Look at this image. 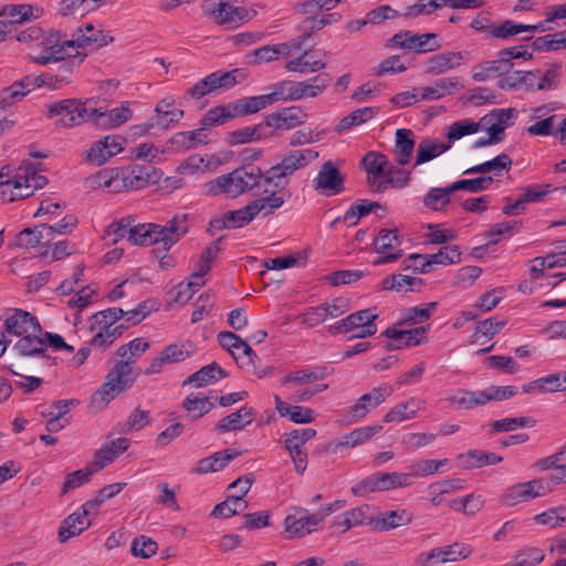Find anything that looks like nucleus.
<instances>
[{"label": "nucleus", "instance_id": "f257e3e1", "mask_svg": "<svg viewBox=\"0 0 566 566\" xmlns=\"http://www.w3.org/2000/svg\"><path fill=\"white\" fill-rule=\"evenodd\" d=\"M317 157L316 150L306 148L287 151L276 165L265 172L255 165H244L209 181L206 185L207 192L211 196L227 195L237 198L258 187L262 180L275 190H284L292 176L297 170L307 167Z\"/></svg>", "mask_w": 566, "mask_h": 566}, {"label": "nucleus", "instance_id": "f03ea898", "mask_svg": "<svg viewBox=\"0 0 566 566\" xmlns=\"http://www.w3.org/2000/svg\"><path fill=\"white\" fill-rule=\"evenodd\" d=\"M46 184L48 178L36 172L31 164H22L14 169L4 166L0 170V198L9 202L24 199Z\"/></svg>", "mask_w": 566, "mask_h": 566}, {"label": "nucleus", "instance_id": "7ed1b4c3", "mask_svg": "<svg viewBox=\"0 0 566 566\" xmlns=\"http://www.w3.org/2000/svg\"><path fill=\"white\" fill-rule=\"evenodd\" d=\"M188 226L185 217H174L164 226L157 223H133L128 241L134 245L164 244V250H170L186 233Z\"/></svg>", "mask_w": 566, "mask_h": 566}, {"label": "nucleus", "instance_id": "20e7f679", "mask_svg": "<svg viewBox=\"0 0 566 566\" xmlns=\"http://www.w3.org/2000/svg\"><path fill=\"white\" fill-rule=\"evenodd\" d=\"M361 165L368 174V184L374 192H384L388 185L403 188L409 182V172L389 166L387 157L380 153H367Z\"/></svg>", "mask_w": 566, "mask_h": 566}, {"label": "nucleus", "instance_id": "39448f33", "mask_svg": "<svg viewBox=\"0 0 566 566\" xmlns=\"http://www.w3.org/2000/svg\"><path fill=\"white\" fill-rule=\"evenodd\" d=\"M139 374L127 360H118L107 373L104 384L93 395V402L105 407L120 392L129 389Z\"/></svg>", "mask_w": 566, "mask_h": 566}, {"label": "nucleus", "instance_id": "423d86ee", "mask_svg": "<svg viewBox=\"0 0 566 566\" xmlns=\"http://www.w3.org/2000/svg\"><path fill=\"white\" fill-rule=\"evenodd\" d=\"M73 42L66 39L60 31L50 29L43 31L33 50L34 54H30L31 61L38 65H49L57 63L65 56H70Z\"/></svg>", "mask_w": 566, "mask_h": 566}, {"label": "nucleus", "instance_id": "0eeeda50", "mask_svg": "<svg viewBox=\"0 0 566 566\" xmlns=\"http://www.w3.org/2000/svg\"><path fill=\"white\" fill-rule=\"evenodd\" d=\"M377 317L378 314L369 308L360 310L329 325L327 331L331 335L349 334V340L366 338L376 334Z\"/></svg>", "mask_w": 566, "mask_h": 566}, {"label": "nucleus", "instance_id": "6e6552de", "mask_svg": "<svg viewBox=\"0 0 566 566\" xmlns=\"http://www.w3.org/2000/svg\"><path fill=\"white\" fill-rule=\"evenodd\" d=\"M46 109L49 117H60V123L65 127L92 120L96 114V108L90 101L81 103L76 99H62L48 104Z\"/></svg>", "mask_w": 566, "mask_h": 566}, {"label": "nucleus", "instance_id": "1a4fd4ad", "mask_svg": "<svg viewBox=\"0 0 566 566\" xmlns=\"http://www.w3.org/2000/svg\"><path fill=\"white\" fill-rule=\"evenodd\" d=\"M548 492H551L549 482L545 478H538L509 486L501 495L500 501L504 505L514 506L544 496Z\"/></svg>", "mask_w": 566, "mask_h": 566}, {"label": "nucleus", "instance_id": "9d476101", "mask_svg": "<svg viewBox=\"0 0 566 566\" xmlns=\"http://www.w3.org/2000/svg\"><path fill=\"white\" fill-rule=\"evenodd\" d=\"M238 72L239 70L213 72L189 87L184 97L185 99H199L218 88H230L237 84L235 74Z\"/></svg>", "mask_w": 566, "mask_h": 566}, {"label": "nucleus", "instance_id": "9b49d317", "mask_svg": "<svg viewBox=\"0 0 566 566\" xmlns=\"http://www.w3.org/2000/svg\"><path fill=\"white\" fill-rule=\"evenodd\" d=\"M402 238L398 234L397 229H381L373 241L375 252L380 254L373 261L374 265L392 263L403 255L400 249Z\"/></svg>", "mask_w": 566, "mask_h": 566}, {"label": "nucleus", "instance_id": "f8f14e48", "mask_svg": "<svg viewBox=\"0 0 566 566\" xmlns=\"http://www.w3.org/2000/svg\"><path fill=\"white\" fill-rule=\"evenodd\" d=\"M471 553L472 549L470 548L469 545L455 542L451 545L436 547L430 549L429 552L419 554L416 557V565L433 566L439 563L462 560L469 557Z\"/></svg>", "mask_w": 566, "mask_h": 566}, {"label": "nucleus", "instance_id": "ddd939ff", "mask_svg": "<svg viewBox=\"0 0 566 566\" xmlns=\"http://www.w3.org/2000/svg\"><path fill=\"white\" fill-rule=\"evenodd\" d=\"M316 436L312 428L295 429L284 436V446L290 452L295 471L303 474L307 468V454L304 451L305 443Z\"/></svg>", "mask_w": 566, "mask_h": 566}, {"label": "nucleus", "instance_id": "4468645a", "mask_svg": "<svg viewBox=\"0 0 566 566\" xmlns=\"http://www.w3.org/2000/svg\"><path fill=\"white\" fill-rule=\"evenodd\" d=\"M70 56L63 57L56 64L55 74H45L42 76V83L51 85L54 88H61L63 85L71 83L72 74L75 69L80 67L87 56V52L72 50L69 52Z\"/></svg>", "mask_w": 566, "mask_h": 566}, {"label": "nucleus", "instance_id": "2eb2a0df", "mask_svg": "<svg viewBox=\"0 0 566 566\" xmlns=\"http://www.w3.org/2000/svg\"><path fill=\"white\" fill-rule=\"evenodd\" d=\"M126 139L120 135H108L94 142L85 155V160L95 166H102L124 149Z\"/></svg>", "mask_w": 566, "mask_h": 566}, {"label": "nucleus", "instance_id": "dca6fc26", "mask_svg": "<svg viewBox=\"0 0 566 566\" xmlns=\"http://www.w3.org/2000/svg\"><path fill=\"white\" fill-rule=\"evenodd\" d=\"M293 514H289L284 520V527L292 537H304L322 524L321 515L317 513L308 514L302 506H295Z\"/></svg>", "mask_w": 566, "mask_h": 566}, {"label": "nucleus", "instance_id": "f3484780", "mask_svg": "<svg viewBox=\"0 0 566 566\" xmlns=\"http://www.w3.org/2000/svg\"><path fill=\"white\" fill-rule=\"evenodd\" d=\"M307 114L300 106L284 107L269 114L263 125L275 130H290L306 122Z\"/></svg>", "mask_w": 566, "mask_h": 566}, {"label": "nucleus", "instance_id": "a211bd4d", "mask_svg": "<svg viewBox=\"0 0 566 566\" xmlns=\"http://www.w3.org/2000/svg\"><path fill=\"white\" fill-rule=\"evenodd\" d=\"M3 327L7 333L20 338L25 334L42 332L38 318L33 314L20 308L12 310V314L4 319Z\"/></svg>", "mask_w": 566, "mask_h": 566}, {"label": "nucleus", "instance_id": "6ab92c4d", "mask_svg": "<svg viewBox=\"0 0 566 566\" xmlns=\"http://www.w3.org/2000/svg\"><path fill=\"white\" fill-rule=\"evenodd\" d=\"M313 182L314 188L325 196L337 195L344 190V178L332 161L322 165Z\"/></svg>", "mask_w": 566, "mask_h": 566}, {"label": "nucleus", "instance_id": "aec40b11", "mask_svg": "<svg viewBox=\"0 0 566 566\" xmlns=\"http://www.w3.org/2000/svg\"><path fill=\"white\" fill-rule=\"evenodd\" d=\"M392 394V388L387 384H381L371 389V391L358 398L356 403L350 407V416L355 419L364 418L370 410L381 405Z\"/></svg>", "mask_w": 566, "mask_h": 566}, {"label": "nucleus", "instance_id": "412c9836", "mask_svg": "<svg viewBox=\"0 0 566 566\" xmlns=\"http://www.w3.org/2000/svg\"><path fill=\"white\" fill-rule=\"evenodd\" d=\"M427 329L428 328L423 326L403 331L388 327L381 334L390 339V342L385 345V348L387 350H395L402 347L417 346L422 342V337Z\"/></svg>", "mask_w": 566, "mask_h": 566}, {"label": "nucleus", "instance_id": "4be33fe9", "mask_svg": "<svg viewBox=\"0 0 566 566\" xmlns=\"http://www.w3.org/2000/svg\"><path fill=\"white\" fill-rule=\"evenodd\" d=\"M73 42L72 50L84 51L88 53V48L94 45L95 48H102L113 42V38L103 33L101 29H97L92 23H86L84 27H80L77 30V36L70 39Z\"/></svg>", "mask_w": 566, "mask_h": 566}, {"label": "nucleus", "instance_id": "5701e85b", "mask_svg": "<svg viewBox=\"0 0 566 566\" xmlns=\"http://www.w3.org/2000/svg\"><path fill=\"white\" fill-rule=\"evenodd\" d=\"M468 61L463 52L447 51L430 56L426 62V72L439 75L459 67Z\"/></svg>", "mask_w": 566, "mask_h": 566}, {"label": "nucleus", "instance_id": "b1692460", "mask_svg": "<svg viewBox=\"0 0 566 566\" xmlns=\"http://www.w3.org/2000/svg\"><path fill=\"white\" fill-rule=\"evenodd\" d=\"M211 15L216 19L217 23L234 28L247 19L248 11L244 8L235 7L226 0H220L211 9Z\"/></svg>", "mask_w": 566, "mask_h": 566}, {"label": "nucleus", "instance_id": "393cba45", "mask_svg": "<svg viewBox=\"0 0 566 566\" xmlns=\"http://www.w3.org/2000/svg\"><path fill=\"white\" fill-rule=\"evenodd\" d=\"M239 454L240 452L230 449L214 452L213 454L197 461L196 465L192 468V473L207 474L218 472L224 469Z\"/></svg>", "mask_w": 566, "mask_h": 566}, {"label": "nucleus", "instance_id": "a878e982", "mask_svg": "<svg viewBox=\"0 0 566 566\" xmlns=\"http://www.w3.org/2000/svg\"><path fill=\"white\" fill-rule=\"evenodd\" d=\"M389 472L373 473L355 483L350 491L354 495L365 497L370 493L389 491Z\"/></svg>", "mask_w": 566, "mask_h": 566}, {"label": "nucleus", "instance_id": "bb28decb", "mask_svg": "<svg viewBox=\"0 0 566 566\" xmlns=\"http://www.w3.org/2000/svg\"><path fill=\"white\" fill-rule=\"evenodd\" d=\"M129 447L127 438H117L105 443L94 457L93 465L97 471L111 464L116 458L124 453Z\"/></svg>", "mask_w": 566, "mask_h": 566}, {"label": "nucleus", "instance_id": "cd10ccee", "mask_svg": "<svg viewBox=\"0 0 566 566\" xmlns=\"http://www.w3.org/2000/svg\"><path fill=\"white\" fill-rule=\"evenodd\" d=\"M461 261V252L458 245H444L437 253L426 254V261L418 268L415 264V270L421 273L431 271L433 264L450 265Z\"/></svg>", "mask_w": 566, "mask_h": 566}, {"label": "nucleus", "instance_id": "c85d7f7f", "mask_svg": "<svg viewBox=\"0 0 566 566\" xmlns=\"http://www.w3.org/2000/svg\"><path fill=\"white\" fill-rule=\"evenodd\" d=\"M91 518L84 516L83 512H78L77 510L65 517L60 527H59V541L61 543H65L71 537L80 535L82 532L87 530L91 526Z\"/></svg>", "mask_w": 566, "mask_h": 566}, {"label": "nucleus", "instance_id": "c756f323", "mask_svg": "<svg viewBox=\"0 0 566 566\" xmlns=\"http://www.w3.org/2000/svg\"><path fill=\"white\" fill-rule=\"evenodd\" d=\"M208 142L207 127L202 125L198 129L178 132L170 139L171 146L178 151H186L198 145H206Z\"/></svg>", "mask_w": 566, "mask_h": 566}, {"label": "nucleus", "instance_id": "7c9ffc66", "mask_svg": "<svg viewBox=\"0 0 566 566\" xmlns=\"http://www.w3.org/2000/svg\"><path fill=\"white\" fill-rule=\"evenodd\" d=\"M514 64H507L503 56L497 54L496 60L485 61L473 67L472 78L483 82L492 76H503L511 72Z\"/></svg>", "mask_w": 566, "mask_h": 566}, {"label": "nucleus", "instance_id": "2f4dec72", "mask_svg": "<svg viewBox=\"0 0 566 566\" xmlns=\"http://www.w3.org/2000/svg\"><path fill=\"white\" fill-rule=\"evenodd\" d=\"M13 349L20 356H40L44 357L46 353V342L41 333H30L21 337L13 346Z\"/></svg>", "mask_w": 566, "mask_h": 566}, {"label": "nucleus", "instance_id": "473e14b6", "mask_svg": "<svg viewBox=\"0 0 566 566\" xmlns=\"http://www.w3.org/2000/svg\"><path fill=\"white\" fill-rule=\"evenodd\" d=\"M175 101L171 97L160 99L155 107L157 114L156 124L161 129H168L171 124L179 123L185 113L182 109L175 108Z\"/></svg>", "mask_w": 566, "mask_h": 566}, {"label": "nucleus", "instance_id": "72a5a7b5", "mask_svg": "<svg viewBox=\"0 0 566 566\" xmlns=\"http://www.w3.org/2000/svg\"><path fill=\"white\" fill-rule=\"evenodd\" d=\"M274 401L279 415L294 423H311L315 420L314 411L308 407L289 405L277 395L274 396Z\"/></svg>", "mask_w": 566, "mask_h": 566}, {"label": "nucleus", "instance_id": "f704fd0d", "mask_svg": "<svg viewBox=\"0 0 566 566\" xmlns=\"http://www.w3.org/2000/svg\"><path fill=\"white\" fill-rule=\"evenodd\" d=\"M395 157L400 166L410 163L415 149V134L411 129L399 128L396 130Z\"/></svg>", "mask_w": 566, "mask_h": 566}, {"label": "nucleus", "instance_id": "c9c22d12", "mask_svg": "<svg viewBox=\"0 0 566 566\" xmlns=\"http://www.w3.org/2000/svg\"><path fill=\"white\" fill-rule=\"evenodd\" d=\"M460 88H462V84L458 77H442L437 80L433 85L420 88V98L436 101Z\"/></svg>", "mask_w": 566, "mask_h": 566}, {"label": "nucleus", "instance_id": "e433bc0d", "mask_svg": "<svg viewBox=\"0 0 566 566\" xmlns=\"http://www.w3.org/2000/svg\"><path fill=\"white\" fill-rule=\"evenodd\" d=\"M448 401L458 409L471 410L488 403L486 391L459 389Z\"/></svg>", "mask_w": 566, "mask_h": 566}, {"label": "nucleus", "instance_id": "4c0bfd02", "mask_svg": "<svg viewBox=\"0 0 566 566\" xmlns=\"http://www.w3.org/2000/svg\"><path fill=\"white\" fill-rule=\"evenodd\" d=\"M253 421L252 408L243 406L235 412L222 418L216 426V430L219 433H226L229 431H238L243 429L245 426Z\"/></svg>", "mask_w": 566, "mask_h": 566}, {"label": "nucleus", "instance_id": "58836bf2", "mask_svg": "<svg viewBox=\"0 0 566 566\" xmlns=\"http://www.w3.org/2000/svg\"><path fill=\"white\" fill-rule=\"evenodd\" d=\"M332 369L326 366H316L313 368L300 369L295 371H291L285 375L282 379L281 384L283 386L293 384V385H304L308 382H313L316 380H322L331 375Z\"/></svg>", "mask_w": 566, "mask_h": 566}, {"label": "nucleus", "instance_id": "ea45409f", "mask_svg": "<svg viewBox=\"0 0 566 566\" xmlns=\"http://www.w3.org/2000/svg\"><path fill=\"white\" fill-rule=\"evenodd\" d=\"M227 376V371L218 363L213 361L190 375L185 380L184 385L196 384L197 387H203L213 384Z\"/></svg>", "mask_w": 566, "mask_h": 566}, {"label": "nucleus", "instance_id": "a19ab883", "mask_svg": "<svg viewBox=\"0 0 566 566\" xmlns=\"http://www.w3.org/2000/svg\"><path fill=\"white\" fill-rule=\"evenodd\" d=\"M40 10L38 7L31 4H7L0 10V17L7 19V24L22 23L32 18L40 17Z\"/></svg>", "mask_w": 566, "mask_h": 566}, {"label": "nucleus", "instance_id": "79ce46f5", "mask_svg": "<svg viewBox=\"0 0 566 566\" xmlns=\"http://www.w3.org/2000/svg\"><path fill=\"white\" fill-rule=\"evenodd\" d=\"M455 192L453 185L433 187L423 196V206L432 211H443L451 201V195Z\"/></svg>", "mask_w": 566, "mask_h": 566}, {"label": "nucleus", "instance_id": "37998d69", "mask_svg": "<svg viewBox=\"0 0 566 566\" xmlns=\"http://www.w3.org/2000/svg\"><path fill=\"white\" fill-rule=\"evenodd\" d=\"M45 231H50V228H46V224L25 228L17 234L15 245L19 248L30 249L39 244L49 243L50 234Z\"/></svg>", "mask_w": 566, "mask_h": 566}, {"label": "nucleus", "instance_id": "c03bdc74", "mask_svg": "<svg viewBox=\"0 0 566 566\" xmlns=\"http://www.w3.org/2000/svg\"><path fill=\"white\" fill-rule=\"evenodd\" d=\"M378 107L373 106L357 108L349 113L347 116L343 117L336 125L335 130L337 134H342L353 127L365 124L373 119L378 114Z\"/></svg>", "mask_w": 566, "mask_h": 566}, {"label": "nucleus", "instance_id": "a18cd8bd", "mask_svg": "<svg viewBox=\"0 0 566 566\" xmlns=\"http://www.w3.org/2000/svg\"><path fill=\"white\" fill-rule=\"evenodd\" d=\"M450 147V144H444L432 138H423L418 144L415 165L419 166L428 163L446 153Z\"/></svg>", "mask_w": 566, "mask_h": 566}, {"label": "nucleus", "instance_id": "49530a36", "mask_svg": "<svg viewBox=\"0 0 566 566\" xmlns=\"http://www.w3.org/2000/svg\"><path fill=\"white\" fill-rule=\"evenodd\" d=\"M313 51H305L296 59L290 60L285 64L287 72H296L306 74L308 72H317L325 69L326 63L323 60L313 59Z\"/></svg>", "mask_w": 566, "mask_h": 566}, {"label": "nucleus", "instance_id": "de8ad7c7", "mask_svg": "<svg viewBox=\"0 0 566 566\" xmlns=\"http://www.w3.org/2000/svg\"><path fill=\"white\" fill-rule=\"evenodd\" d=\"M512 166V159L506 154H500L496 157H494L491 160L484 161L482 164H479L476 166H473L471 168H468L464 170V175H471V174H486V172H493L494 176H502V171H509Z\"/></svg>", "mask_w": 566, "mask_h": 566}, {"label": "nucleus", "instance_id": "09e8293b", "mask_svg": "<svg viewBox=\"0 0 566 566\" xmlns=\"http://www.w3.org/2000/svg\"><path fill=\"white\" fill-rule=\"evenodd\" d=\"M133 115V112L126 104H122L120 107H115L107 112H101L96 109L94 120L98 125L117 127L126 123Z\"/></svg>", "mask_w": 566, "mask_h": 566}, {"label": "nucleus", "instance_id": "8fccbe9b", "mask_svg": "<svg viewBox=\"0 0 566 566\" xmlns=\"http://www.w3.org/2000/svg\"><path fill=\"white\" fill-rule=\"evenodd\" d=\"M272 105L268 94L243 97L234 102L233 111L235 115L244 116L258 113Z\"/></svg>", "mask_w": 566, "mask_h": 566}, {"label": "nucleus", "instance_id": "3c124183", "mask_svg": "<svg viewBox=\"0 0 566 566\" xmlns=\"http://www.w3.org/2000/svg\"><path fill=\"white\" fill-rule=\"evenodd\" d=\"M526 28L524 23L513 20H503L499 23H492L489 28V38L496 40H510L512 36L525 33Z\"/></svg>", "mask_w": 566, "mask_h": 566}, {"label": "nucleus", "instance_id": "603ef678", "mask_svg": "<svg viewBox=\"0 0 566 566\" xmlns=\"http://www.w3.org/2000/svg\"><path fill=\"white\" fill-rule=\"evenodd\" d=\"M331 81L332 78L328 73H319L306 81L298 82V99L316 97L331 84Z\"/></svg>", "mask_w": 566, "mask_h": 566}, {"label": "nucleus", "instance_id": "864d4df0", "mask_svg": "<svg viewBox=\"0 0 566 566\" xmlns=\"http://www.w3.org/2000/svg\"><path fill=\"white\" fill-rule=\"evenodd\" d=\"M214 407L209 397L200 394H190L182 401V408L192 419H199L207 415Z\"/></svg>", "mask_w": 566, "mask_h": 566}, {"label": "nucleus", "instance_id": "5fc2aeb1", "mask_svg": "<svg viewBox=\"0 0 566 566\" xmlns=\"http://www.w3.org/2000/svg\"><path fill=\"white\" fill-rule=\"evenodd\" d=\"M413 514L405 509L397 511H388L382 513L381 517L376 521L380 531H389L412 522Z\"/></svg>", "mask_w": 566, "mask_h": 566}, {"label": "nucleus", "instance_id": "6e6d98bb", "mask_svg": "<svg viewBox=\"0 0 566 566\" xmlns=\"http://www.w3.org/2000/svg\"><path fill=\"white\" fill-rule=\"evenodd\" d=\"M135 221L136 217L134 216L123 217L119 220L113 221L107 226L104 238L113 244L124 238H127L128 240Z\"/></svg>", "mask_w": 566, "mask_h": 566}, {"label": "nucleus", "instance_id": "4d7b16f0", "mask_svg": "<svg viewBox=\"0 0 566 566\" xmlns=\"http://www.w3.org/2000/svg\"><path fill=\"white\" fill-rule=\"evenodd\" d=\"M423 403V400L417 399L415 397L408 399L406 402L398 403L389 409V411L384 416V422H402L405 420L413 419L416 417V409L410 408V405Z\"/></svg>", "mask_w": 566, "mask_h": 566}, {"label": "nucleus", "instance_id": "13d9d810", "mask_svg": "<svg viewBox=\"0 0 566 566\" xmlns=\"http://www.w3.org/2000/svg\"><path fill=\"white\" fill-rule=\"evenodd\" d=\"M248 507V502L241 496L228 495L227 499L217 504L212 511V515L218 518H229L240 514Z\"/></svg>", "mask_w": 566, "mask_h": 566}, {"label": "nucleus", "instance_id": "bf43d9fd", "mask_svg": "<svg viewBox=\"0 0 566 566\" xmlns=\"http://www.w3.org/2000/svg\"><path fill=\"white\" fill-rule=\"evenodd\" d=\"M562 388V381L558 374H551L530 381L522 386L525 394L534 392H554Z\"/></svg>", "mask_w": 566, "mask_h": 566}, {"label": "nucleus", "instance_id": "052dcab7", "mask_svg": "<svg viewBox=\"0 0 566 566\" xmlns=\"http://www.w3.org/2000/svg\"><path fill=\"white\" fill-rule=\"evenodd\" d=\"M149 347L148 342L144 338L137 337L129 343L122 345L117 348L115 355L119 360H127L133 366L138 357H140Z\"/></svg>", "mask_w": 566, "mask_h": 566}, {"label": "nucleus", "instance_id": "680f3d73", "mask_svg": "<svg viewBox=\"0 0 566 566\" xmlns=\"http://www.w3.org/2000/svg\"><path fill=\"white\" fill-rule=\"evenodd\" d=\"M96 472H97L96 468L92 464L84 469L76 470L74 472L69 473L65 476L60 495L63 496L66 493H69L71 490L77 489V488L82 486L83 484L90 482L92 475Z\"/></svg>", "mask_w": 566, "mask_h": 566}, {"label": "nucleus", "instance_id": "e2e57ef3", "mask_svg": "<svg viewBox=\"0 0 566 566\" xmlns=\"http://www.w3.org/2000/svg\"><path fill=\"white\" fill-rule=\"evenodd\" d=\"M381 429V426H368L354 429L343 437L338 446L354 448L356 446L363 444L371 437L377 434Z\"/></svg>", "mask_w": 566, "mask_h": 566}, {"label": "nucleus", "instance_id": "0e129e2a", "mask_svg": "<svg viewBox=\"0 0 566 566\" xmlns=\"http://www.w3.org/2000/svg\"><path fill=\"white\" fill-rule=\"evenodd\" d=\"M42 76L31 80L24 77L21 81L14 82L12 85L6 87L1 92V96H7L8 101L12 104L14 101H19L30 93L35 87V82L41 81Z\"/></svg>", "mask_w": 566, "mask_h": 566}, {"label": "nucleus", "instance_id": "69168bd1", "mask_svg": "<svg viewBox=\"0 0 566 566\" xmlns=\"http://www.w3.org/2000/svg\"><path fill=\"white\" fill-rule=\"evenodd\" d=\"M256 207L250 202L245 207L226 212V220L230 223V229L242 228L250 223L255 217Z\"/></svg>", "mask_w": 566, "mask_h": 566}, {"label": "nucleus", "instance_id": "338daca9", "mask_svg": "<svg viewBox=\"0 0 566 566\" xmlns=\"http://www.w3.org/2000/svg\"><path fill=\"white\" fill-rule=\"evenodd\" d=\"M195 347L190 342H184L179 344H171L166 346L161 353L168 364L180 363L186 360L193 353Z\"/></svg>", "mask_w": 566, "mask_h": 566}, {"label": "nucleus", "instance_id": "774afa93", "mask_svg": "<svg viewBox=\"0 0 566 566\" xmlns=\"http://www.w3.org/2000/svg\"><path fill=\"white\" fill-rule=\"evenodd\" d=\"M544 553L537 547H525L518 551L510 566H534L544 559Z\"/></svg>", "mask_w": 566, "mask_h": 566}]
</instances>
